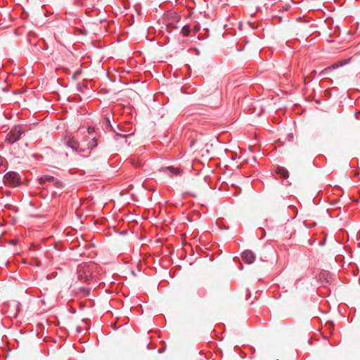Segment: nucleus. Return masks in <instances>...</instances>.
<instances>
[{
	"mask_svg": "<svg viewBox=\"0 0 360 360\" xmlns=\"http://www.w3.org/2000/svg\"><path fill=\"white\" fill-rule=\"evenodd\" d=\"M97 146V142L96 139H93L91 142L89 143V148H93Z\"/></svg>",
	"mask_w": 360,
	"mask_h": 360,
	"instance_id": "9b49d317",
	"label": "nucleus"
},
{
	"mask_svg": "<svg viewBox=\"0 0 360 360\" xmlns=\"http://www.w3.org/2000/svg\"><path fill=\"white\" fill-rule=\"evenodd\" d=\"M79 275L78 278L83 282H86L89 281V277L91 276L90 271L89 268L86 266H81L79 269Z\"/></svg>",
	"mask_w": 360,
	"mask_h": 360,
	"instance_id": "20e7f679",
	"label": "nucleus"
},
{
	"mask_svg": "<svg viewBox=\"0 0 360 360\" xmlns=\"http://www.w3.org/2000/svg\"><path fill=\"white\" fill-rule=\"evenodd\" d=\"M53 182L54 183V185H55V186L56 188L62 187V182L61 181H60L58 180H56V181L54 180V181H53Z\"/></svg>",
	"mask_w": 360,
	"mask_h": 360,
	"instance_id": "4468645a",
	"label": "nucleus"
},
{
	"mask_svg": "<svg viewBox=\"0 0 360 360\" xmlns=\"http://www.w3.org/2000/svg\"><path fill=\"white\" fill-rule=\"evenodd\" d=\"M276 172L281 178L286 179L288 177V170L283 167H278L276 169Z\"/></svg>",
	"mask_w": 360,
	"mask_h": 360,
	"instance_id": "6e6552de",
	"label": "nucleus"
},
{
	"mask_svg": "<svg viewBox=\"0 0 360 360\" xmlns=\"http://www.w3.org/2000/svg\"><path fill=\"white\" fill-rule=\"evenodd\" d=\"M349 59L338 61V62L334 63L333 65H332L331 66H329V67L325 68V70L323 71L327 72L330 70L342 67L344 65L347 64L349 62Z\"/></svg>",
	"mask_w": 360,
	"mask_h": 360,
	"instance_id": "0eeeda50",
	"label": "nucleus"
},
{
	"mask_svg": "<svg viewBox=\"0 0 360 360\" xmlns=\"http://www.w3.org/2000/svg\"><path fill=\"white\" fill-rule=\"evenodd\" d=\"M54 94L56 96V98H58L59 99L60 98V96L56 91H55Z\"/></svg>",
	"mask_w": 360,
	"mask_h": 360,
	"instance_id": "dca6fc26",
	"label": "nucleus"
},
{
	"mask_svg": "<svg viewBox=\"0 0 360 360\" xmlns=\"http://www.w3.org/2000/svg\"><path fill=\"white\" fill-rule=\"evenodd\" d=\"M46 182H53L54 181V178L52 176H44Z\"/></svg>",
	"mask_w": 360,
	"mask_h": 360,
	"instance_id": "ddd939ff",
	"label": "nucleus"
},
{
	"mask_svg": "<svg viewBox=\"0 0 360 360\" xmlns=\"http://www.w3.org/2000/svg\"><path fill=\"white\" fill-rule=\"evenodd\" d=\"M3 162H4V158L0 156V166L2 165Z\"/></svg>",
	"mask_w": 360,
	"mask_h": 360,
	"instance_id": "f3484780",
	"label": "nucleus"
},
{
	"mask_svg": "<svg viewBox=\"0 0 360 360\" xmlns=\"http://www.w3.org/2000/svg\"><path fill=\"white\" fill-rule=\"evenodd\" d=\"M7 87H8L7 86H1V90L5 91V90H6Z\"/></svg>",
	"mask_w": 360,
	"mask_h": 360,
	"instance_id": "a211bd4d",
	"label": "nucleus"
},
{
	"mask_svg": "<svg viewBox=\"0 0 360 360\" xmlns=\"http://www.w3.org/2000/svg\"><path fill=\"white\" fill-rule=\"evenodd\" d=\"M39 182L40 184H45L46 181V179L44 176L43 177H41L39 179Z\"/></svg>",
	"mask_w": 360,
	"mask_h": 360,
	"instance_id": "2eb2a0df",
	"label": "nucleus"
},
{
	"mask_svg": "<svg viewBox=\"0 0 360 360\" xmlns=\"http://www.w3.org/2000/svg\"><path fill=\"white\" fill-rule=\"evenodd\" d=\"M200 25L199 24L195 25L193 28V34L195 35L197 32H198L200 31Z\"/></svg>",
	"mask_w": 360,
	"mask_h": 360,
	"instance_id": "f8f14e48",
	"label": "nucleus"
},
{
	"mask_svg": "<svg viewBox=\"0 0 360 360\" xmlns=\"http://www.w3.org/2000/svg\"><path fill=\"white\" fill-rule=\"evenodd\" d=\"M242 259L245 263L250 264L255 261V256L252 251L247 250L243 252Z\"/></svg>",
	"mask_w": 360,
	"mask_h": 360,
	"instance_id": "39448f33",
	"label": "nucleus"
},
{
	"mask_svg": "<svg viewBox=\"0 0 360 360\" xmlns=\"http://www.w3.org/2000/svg\"><path fill=\"white\" fill-rule=\"evenodd\" d=\"M92 131H93V129H91V128H90V127H89V128L88 129V132H89V133H91Z\"/></svg>",
	"mask_w": 360,
	"mask_h": 360,
	"instance_id": "6ab92c4d",
	"label": "nucleus"
},
{
	"mask_svg": "<svg viewBox=\"0 0 360 360\" xmlns=\"http://www.w3.org/2000/svg\"><path fill=\"white\" fill-rule=\"evenodd\" d=\"M161 172H167L169 176H172L173 174H179L181 171L179 168H174L173 167H167L161 168Z\"/></svg>",
	"mask_w": 360,
	"mask_h": 360,
	"instance_id": "423d86ee",
	"label": "nucleus"
},
{
	"mask_svg": "<svg viewBox=\"0 0 360 360\" xmlns=\"http://www.w3.org/2000/svg\"><path fill=\"white\" fill-rule=\"evenodd\" d=\"M4 181L6 184L12 186H18L21 184L20 178L18 173L15 172H8L4 178Z\"/></svg>",
	"mask_w": 360,
	"mask_h": 360,
	"instance_id": "f03ea898",
	"label": "nucleus"
},
{
	"mask_svg": "<svg viewBox=\"0 0 360 360\" xmlns=\"http://www.w3.org/2000/svg\"><path fill=\"white\" fill-rule=\"evenodd\" d=\"M23 130L21 126H15L14 128L7 135L6 141L8 143H13L18 141L22 134Z\"/></svg>",
	"mask_w": 360,
	"mask_h": 360,
	"instance_id": "7ed1b4c3",
	"label": "nucleus"
},
{
	"mask_svg": "<svg viewBox=\"0 0 360 360\" xmlns=\"http://www.w3.org/2000/svg\"><path fill=\"white\" fill-rule=\"evenodd\" d=\"M67 145L74 150H77L79 146V143L74 137H70L67 141Z\"/></svg>",
	"mask_w": 360,
	"mask_h": 360,
	"instance_id": "1a4fd4ad",
	"label": "nucleus"
},
{
	"mask_svg": "<svg viewBox=\"0 0 360 360\" xmlns=\"http://www.w3.org/2000/svg\"><path fill=\"white\" fill-rule=\"evenodd\" d=\"M106 122H108V124H110V120L108 118L106 119Z\"/></svg>",
	"mask_w": 360,
	"mask_h": 360,
	"instance_id": "aec40b11",
	"label": "nucleus"
},
{
	"mask_svg": "<svg viewBox=\"0 0 360 360\" xmlns=\"http://www.w3.org/2000/svg\"><path fill=\"white\" fill-rule=\"evenodd\" d=\"M181 17L176 13L168 12L165 16V24L168 30L171 31L177 29V23L179 22Z\"/></svg>",
	"mask_w": 360,
	"mask_h": 360,
	"instance_id": "f257e3e1",
	"label": "nucleus"
},
{
	"mask_svg": "<svg viewBox=\"0 0 360 360\" xmlns=\"http://www.w3.org/2000/svg\"><path fill=\"white\" fill-rule=\"evenodd\" d=\"M191 30L188 25H184L181 30V33L184 37H188L191 34Z\"/></svg>",
	"mask_w": 360,
	"mask_h": 360,
	"instance_id": "9d476101",
	"label": "nucleus"
}]
</instances>
